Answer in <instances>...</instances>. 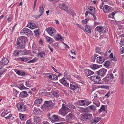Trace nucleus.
<instances>
[{
  "instance_id": "1",
  "label": "nucleus",
  "mask_w": 124,
  "mask_h": 124,
  "mask_svg": "<svg viewBox=\"0 0 124 124\" xmlns=\"http://www.w3.org/2000/svg\"><path fill=\"white\" fill-rule=\"evenodd\" d=\"M70 111V110L69 109L66 105L63 104L61 108L59 110V113L63 116H65Z\"/></svg>"
},
{
  "instance_id": "2",
  "label": "nucleus",
  "mask_w": 124,
  "mask_h": 124,
  "mask_svg": "<svg viewBox=\"0 0 124 124\" xmlns=\"http://www.w3.org/2000/svg\"><path fill=\"white\" fill-rule=\"evenodd\" d=\"M88 78L91 80L95 82L96 84H103V82H99L101 80V79L98 75L92 76L89 77Z\"/></svg>"
},
{
  "instance_id": "3",
  "label": "nucleus",
  "mask_w": 124,
  "mask_h": 124,
  "mask_svg": "<svg viewBox=\"0 0 124 124\" xmlns=\"http://www.w3.org/2000/svg\"><path fill=\"white\" fill-rule=\"evenodd\" d=\"M16 107L18 110L20 112H23L25 111L26 109V105L22 102H20L16 105Z\"/></svg>"
},
{
  "instance_id": "4",
  "label": "nucleus",
  "mask_w": 124,
  "mask_h": 124,
  "mask_svg": "<svg viewBox=\"0 0 124 124\" xmlns=\"http://www.w3.org/2000/svg\"><path fill=\"white\" fill-rule=\"evenodd\" d=\"M45 6L44 5H40L39 8V12L40 14L38 15L35 16V18H38L42 16L44 13V8Z\"/></svg>"
},
{
  "instance_id": "5",
  "label": "nucleus",
  "mask_w": 124,
  "mask_h": 124,
  "mask_svg": "<svg viewBox=\"0 0 124 124\" xmlns=\"http://www.w3.org/2000/svg\"><path fill=\"white\" fill-rule=\"evenodd\" d=\"M58 7L61 9L66 11L68 13H69L70 12V9H69L68 7H67L63 3H62V4L59 5Z\"/></svg>"
},
{
  "instance_id": "6",
  "label": "nucleus",
  "mask_w": 124,
  "mask_h": 124,
  "mask_svg": "<svg viewBox=\"0 0 124 124\" xmlns=\"http://www.w3.org/2000/svg\"><path fill=\"white\" fill-rule=\"evenodd\" d=\"M107 71L106 69L102 68L97 71L96 73L99 76L102 77L106 75Z\"/></svg>"
},
{
  "instance_id": "7",
  "label": "nucleus",
  "mask_w": 124,
  "mask_h": 124,
  "mask_svg": "<svg viewBox=\"0 0 124 124\" xmlns=\"http://www.w3.org/2000/svg\"><path fill=\"white\" fill-rule=\"evenodd\" d=\"M46 30L48 33L51 36L54 35L55 32V30L53 28H48Z\"/></svg>"
},
{
  "instance_id": "8",
  "label": "nucleus",
  "mask_w": 124,
  "mask_h": 124,
  "mask_svg": "<svg viewBox=\"0 0 124 124\" xmlns=\"http://www.w3.org/2000/svg\"><path fill=\"white\" fill-rule=\"evenodd\" d=\"M111 7L106 5L104 6L102 9L104 13H109L111 12Z\"/></svg>"
},
{
  "instance_id": "9",
  "label": "nucleus",
  "mask_w": 124,
  "mask_h": 124,
  "mask_svg": "<svg viewBox=\"0 0 124 124\" xmlns=\"http://www.w3.org/2000/svg\"><path fill=\"white\" fill-rule=\"evenodd\" d=\"M84 73L85 75L87 77L90 76L93 74L94 72L92 71L86 69L84 70Z\"/></svg>"
},
{
  "instance_id": "10",
  "label": "nucleus",
  "mask_w": 124,
  "mask_h": 124,
  "mask_svg": "<svg viewBox=\"0 0 124 124\" xmlns=\"http://www.w3.org/2000/svg\"><path fill=\"white\" fill-rule=\"evenodd\" d=\"M21 32L22 33L26 35L29 34H30L32 33V31L26 28H24L23 30L21 31Z\"/></svg>"
},
{
  "instance_id": "11",
  "label": "nucleus",
  "mask_w": 124,
  "mask_h": 124,
  "mask_svg": "<svg viewBox=\"0 0 124 124\" xmlns=\"http://www.w3.org/2000/svg\"><path fill=\"white\" fill-rule=\"evenodd\" d=\"M97 62L99 63H102L105 61V59L103 56H99L96 59Z\"/></svg>"
},
{
  "instance_id": "12",
  "label": "nucleus",
  "mask_w": 124,
  "mask_h": 124,
  "mask_svg": "<svg viewBox=\"0 0 124 124\" xmlns=\"http://www.w3.org/2000/svg\"><path fill=\"white\" fill-rule=\"evenodd\" d=\"M101 120L100 118L99 117H95L91 120L90 122L91 124H93L95 123H97Z\"/></svg>"
},
{
  "instance_id": "13",
  "label": "nucleus",
  "mask_w": 124,
  "mask_h": 124,
  "mask_svg": "<svg viewBox=\"0 0 124 124\" xmlns=\"http://www.w3.org/2000/svg\"><path fill=\"white\" fill-rule=\"evenodd\" d=\"M41 121L40 117L35 116L34 118L33 123L35 124H39Z\"/></svg>"
},
{
  "instance_id": "14",
  "label": "nucleus",
  "mask_w": 124,
  "mask_h": 124,
  "mask_svg": "<svg viewBox=\"0 0 124 124\" xmlns=\"http://www.w3.org/2000/svg\"><path fill=\"white\" fill-rule=\"evenodd\" d=\"M1 63L4 65H7L9 62L8 59L6 58L3 57L2 58L1 61H0Z\"/></svg>"
},
{
  "instance_id": "15",
  "label": "nucleus",
  "mask_w": 124,
  "mask_h": 124,
  "mask_svg": "<svg viewBox=\"0 0 124 124\" xmlns=\"http://www.w3.org/2000/svg\"><path fill=\"white\" fill-rule=\"evenodd\" d=\"M24 41V39L23 38H21L17 39L16 43L17 45H18L21 44H23Z\"/></svg>"
},
{
  "instance_id": "16",
  "label": "nucleus",
  "mask_w": 124,
  "mask_h": 124,
  "mask_svg": "<svg viewBox=\"0 0 124 124\" xmlns=\"http://www.w3.org/2000/svg\"><path fill=\"white\" fill-rule=\"evenodd\" d=\"M103 80L106 83H108L109 84H112L113 83V81L111 80L110 78H108L107 76L103 79Z\"/></svg>"
},
{
  "instance_id": "17",
  "label": "nucleus",
  "mask_w": 124,
  "mask_h": 124,
  "mask_svg": "<svg viewBox=\"0 0 124 124\" xmlns=\"http://www.w3.org/2000/svg\"><path fill=\"white\" fill-rule=\"evenodd\" d=\"M104 30V28L101 26L97 27L95 29L96 31H97L100 33H102L103 30Z\"/></svg>"
},
{
  "instance_id": "18",
  "label": "nucleus",
  "mask_w": 124,
  "mask_h": 124,
  "mask_svg": "<svg viewBox=\"0 0 124 124\" xmlns=\"http://www.w3.org/2000/svg\"><path fill=\"white\" fill-rule=\"evenodd\" d=\"M15 72L19 76H23L25 74L24 72L23 71L20 70H16L15 71Z\"/></svg>"
},
{
  "instance_id": "19",
  "label": "nucleus",
  "mask_w": 124,
  "mask_h": 124,
  "mask_svg": "<svg viewBox=\"0 0 124 124\" xmlns=\"http://www.w3.org/2000/svg\"><path fill=\"white\" fill-rule=\"evenodd\" d=\"M60 82L65 86L69 85V84L67 82L65 78H62L59 80Z\"/></svg>"
},
{
  "instance_id": "20",
  "label": "nucleus",
  "mask_w": 124,
  "mask_h": 124,
  "mask_svg": "<svg viewBox=\"0 0 124 124\" xmlns=\"http://www.w3.org/2000/svg\"><path fill=\"white\" fill-rule=\"evenodd\" d=\"M44 105L46 107H48L51 106L52 104V103L51 101H45Z\"/></svg>"
},
{
  "instance_id": "21",
  "label": "nucleus",
  "mask_w": 124,
  "mask_h": 124,
  "mask_svg": "<svg viewBox=\"0 0 124 124\" xmlns=\"http://www.w3.org/2000/svg\"><path fill=\"white\" fill-rule=\"evenodd\" d=\"M78 87V86L77 85H73L72 84H70V88L71 90L74 91L75 89Z\"/></svg>"
},
{
  "instance_id": "22",
  "label": "nucleus",
  "mask_w": 124,
  "mask_h": 124,
  "mask_svg": "<svg viewBox=\"0 0 124 124\" xmlns=\"http://www.w3.org/2000/svg\"><path fill=\"white\" fill-rule=\"evenodd\" d=\"M45 52L43 51L38 52V53L37 55L38 56H39L41 58H43L45 55Z\"/></svg>"
},
{
  "instance_id": "23",
  "label": "nucleus",
  "mask_w": 124,
  "mask_h": 124,
  "mask_svg": "<svg viewBox=\"0 0 124 124\" xmlns=\"http://www.w3.org/2000/svg\"><path fill=\"white\" fill-rule=\"evenodd\" d=\"M59 119V118L56 115H54L51 117L50 119L54 122H56Z\"/></svg>"
},
{
  "instance_id": "24",
  "label": "nucleus",
  "mask_w": 124,
  "mask_h": 124,
  "mask_svg": "<svg viewBox=\"0 0 124 124\" xmlns=\"http://www.w3.org/2000/svg\"><path fill=\"white\" fill-rule=\"evenodd\" d=\"M67 118L68 119L70 120L74 118L75 117V116L72 113H71L69 114L67 116Z\"/></svg>"
},
{
  "instance_id": "25",
  "label": "nucleus",
  "mask_w": 124,
  "mask_h": 124,
  "mask_svg": "<svg viewBox=\"0 0 124 124\" xmlns=\"http://www.w3.org/2000/svg\"><path fill=\"white\" fill-rule=\"evenodd\" d=\"M39 93L42 95L45 96L47 94L46 91L44 89H42L40 90Z\"/></svg>"
},
{
  "instance_id": "26",
  "label": "nucleus",
  "mask_w": 124,
  "mask_h": 124,
  "mask_svg": "<svg viewBox=\"0 0 124 124\" xmlns=\"http://www.w3.org/2000/svg\"><path fill=\"white\" fill-rule=\"evenodd\" d=\"M29 60L28 58L26 57H22L20 58L19 59L20 61L24 62H27Z\"/></svg>"
},
{
  "instance_id": "27",
  "label": "nucleus",
  "mask_w": 124,
  "mask_h": 124,
  "mask_svg": "<svg viewBox=\"0 0 124 124\" xmlns=\"http://www.w3.org/2000/svg\"><path fill=\"white\" fill-rule=\"evenodd\" d=\"M90 67L92 69L95 70L96 69L99 68V66L98 65L96 64H93L90 66Z\"/></svg>"
},
{
  "instance_id": "28",
  "label": "nucleus",
  "mask_w": 124,
  "mask_h": 124,
  "mask_svg": "<svg viewBox=\"0 0 124 124\" xmlns=\"http://www.w3.org/2000/svg\"><path fill=\"white\" fill-rule=\"evenodd\" d=\"M86 120H90L91 118L93 117L92 115L91 114H88L85 115Z\"/></svg>"
},
{
  "instance_id": "29",
  "label": "nucleus",
  "mask_w": 124,
  "mask_h": 124,
  "mask_svg": "<svg viewBox=\"0 0 124 124\" xmlns=\"http://www.w3.org/2000/svg\"><path fill=\"white\" fill-rule=\"evenodd\" d=\"M20 95L22 97H25L27 96V92L26 91H23L21 92Z\"/></svg>"
},
{
  "instance_id": "30",
  "label": "nucleus",
  "mask_w": 124,
  "mask_h": 124,
  "mask_svg": "<svg viewBox=\"0 0 124 124\" xmlns=\"http://www.w3.org/2000/svg\"><path fill=\"white\" fill-rule=\"evenodd\" d=\"M85 29V31L89 33H91V28L90 26L89 25L86 26Z\"/></svg>"
},
{
  "instance_id": "31",
  "label": "nucleus",
  "mask_w": 124,
  "mask_h": 124,
  "mask_svg": "<svg viewBox=\"0 0 124 124\" xmlns=\"http://www.w3.org/2000/svg\"><path fill=\"white\" fill-rule=\"evenodd\" d=\"M116 12L114 11L109 14L108 16V17L109 18H113L114 17V16Z\"/></svg>"
},
{
  "instance_id": "32",
  "label": "nucleus",
  "mask_w": 124,
  "mask_h": 124,
  "mask_svg": "<svg viewBox=\"0 0 124 124\" xmlns=\"http://www.w3.org/2000/svg\"><path fill=\"white\" fill-rule=\"evenodd\" d=\"M42 100L41 98L37 99L34 101V103L37 104H40Z\"/></svg>"
},
{
  "instance_id": "33",
  "label": "nucleus",
  "mask_w": 124,
  "mask_h": 124,
  "mask_svg": "<svg viewBox=\"0 0 124 124\" xmlns=\"http://www.w3.org/2000/svg\"><path fill=\"white\" fill-rule=\"evenodd\" d=\"M56 38L58 40L62 41L63 39V37L61 35L59 34H58L56 35Z\"/></svg>"
},
{
  "instance_id": "34",
  "label": "nucleus",
  "mask_w": 124,
  "mask_h": 124,
  "mask_svg": "<svg viewBox=\"0 0 124 124\" xmlns=\"http://www.w3.org/2000/svg\"><path fill=\"white\" fill-rule=\"evenodd\" d=\"M96 52L99 54H101V50L99 47H97L95 49Z\"/></svg>"
},
{
  "instance_id": "35",
  "label": "nucleus",
  "mask_w": 124,
  "mask_h": 124,
  "mask_svg": "<svg viewBox=\"0 0 124 124\" xmlns=\"http://www.w3.org/2000/svg\"><path fill=\"white\" fill-rule=\"evenodd\" d=\"M47 41L50 43L53 41V39L51 38L50 37H47L46 38Z\"/></svg>"
},
{
  "instance_id": "36",
  "label": "nucleus",
  "mask_w": 124,
  "mask_h": 124,
  "mask_svg": "<svg viewBox=\"0 0 124 124\" xmlns=\"http://www.w3.org/2000/svg\"><path fill=\"white\" fill-rule=\"evenodd\" d=\"M20 118L22 120H23L25 118V116L24 115L22 114H19Z\"/></svg>"
},
{
  "instance_id": "37",
  "label": "nucleus",
  "mask_w": 124,
  "mask_h": 124,
  "mask_svg": "<svg viewBox=\"0 0 124 124\" xmlns=\"http://www.w3.org/2000/svg\"><path fill=\"white\" fill-rule=\"evenodd\" d=\"M28 27L30 28L31 29H33L35 28H37V26L35 24L32 25H31V26H30Z\"/></svg>"
},
{
  "instance_id": "38",
  "label": "nucleus",
  "mask_w": 124,
  "mask_h": 124,
  "mask_svg": "<svg viewBox=\"0 0 124 124\" xmlns=\"http://www.w3.org/2000/svg\"><path fill=\"white\" fill-rule=\"evenodd\" d=\"M93 103L97 107H99L100 106V103L98 101H95V100H94Z\"/></svg>"
},
{
  "instance_id": "39",
  "label": "nucleus",
  "mask_w": 124,
  "mask_h": 124,
  "mask_svg": "<svg viewBox=\"0 0 124 124\" xmlns=\"http://www.w3.org/2000/svg\"><path fill=\"white\" fill-rule=\"evenodd\" d=\"M35 113H36V114H40L41 112V110L39 109H34V111Z\"/></svg>"
},
{
  "instance_id": "40",
  "label": "nucleus",
  "mask_w": 124,
  "mask_h": 124,
  "mask_svg": "<svg viewBox=\"0 0 124 124\" xmlns=\"http://www.w3.org/2000/svg\"><path fill=\"white\" fill-rule=\"evenodd\" d=\"M88 107L90 109L93 110H95L96 109V107L93 105L89 106Z\"/></svg>"
},
{
  "instance_id": "41",
  "label": "nucleus",
  "mask_w": 124,
  "mask_h": 124,
  "mask_svg": "<svg viewBox=\"0 0 124 124\" xmlns=\"http://www.w3.org/2000/svg\"><path fill=\"white\" fill-rule=\"evenodd\" d=\"M120 77L121 78L120 83L122 85H123L124 84L123 76L122 73L121 74Z\"/></svg>"
},
{
  "instance_id": "42",
  "label": "nucleus",
  "mask_w": 124,
  "mask_h": 124,
  "mask_svg": "<svg viewBox=\"0 0 124 124\" xmlns=\"http://www.w3.org/2000/svg\"><path fill=\"white\" fill-rule=\"evenodd\" d=\"M110 64V62L108 61L105 62V63L104 64V66L106 67H108L109 66Z\"/></svg>"
},
{
  "instance_id": "43",
  "label": "nucleus",
  "mask_w": 124,
  "mask_h": 124,
  "mask_svg": "<svg viewBox=\"0 0 124 124\" xmlns=\"http://www.w3.org/2000/svg\"><path fill=\"white\" fill-rule=\"evenodd\" d=\"M8 114V112H7L6 110H5L2 112L1 113V116H4L7 114Z\"/></svg>"
},
{
  "instance_id": "44",
  "label": "nucleus",
  "mask_w": 124,
  "mask_h": 124,
  "mask_svg": "<svg viewBox=\"0 0 124 124\" xmlns=\"http://www.w3.org/2000/svg\"><path fill=\"white\" fill-rule=\"evenodd\" d=\"M53 74L51 73H48L46 75V77L50 79H52Z\"/></svg>"
},
{
  "instance_id": "45",
  "label": "nucleus",
  "mask_w": 124,
  "mask_h": 124,
  "mask_svg": "<svg viewBox=\"0 0 124 124\" xmlns=\"http://www.w3.org/2000/svg\"><path fill=\"white\" fill-rule=\"evenodd\" d=\"M105 108L104 106L102 105V106L100 108V112H101L103 111H105Z\"/></svg>"
},
{
  "instance_id": "46",
  "label": "nucleus",
  "mask_w": 124,
  "mask_h": 124,
  "mask_svg": "<svg viewBox=\"0 0 124 124\" xmlns=\"http://www.w3.org/2000/svg\"><path fill=\"white\" fill-rule=\"evenodd\" d=\"M80 120L82 121H84L86 120L85 115H82L81 116Z\"/></svg>"
},
{
  "instance_id": "47",
  "label": "nucleus",
  "mask_w": 124,
  "mask_h": 124,
  "mask_svg": "<svg viewBox=\"0 0 124 124\" xmlns=\"http://www.w3.org/2000/svg\"><path fill=\"white\" fill-rule=\"evenodd\" d=\"M106 76L111 80L112 79H113L114 78L113 74L112 73L108 74Z\"/></svg>"
},
{
  "instance_id": "48",
  "label": "nucleus",
  "mask_w": 124,
  "mask_h": 124,
  "mask_svg": "<svg viewBox=\"0 0 124 124\" xmlns=\"http://www.w3.org/2000/svg\"><path fill=\"white\" fill-rule=\"evenodd\" d=\"M120 46V47H121L124 45V40L123 39H122L120 41L119 43Z\"/></svg>"
},
{
  "instance_id": "49",
  "label": "nucleus",
  "mask_w": 124,
  "mask_h": 124,
  "mask_svg": "<svg viewBox=\"0 0 124 124\" xmlns=\"http://www.w3.org/2000/svg\"><path fill=\"white\" fill-rule=\"evenodd\" d=\"M39 29H37L35 30L34 31V33L35 35L36 36H38L39 34Z\"/></svg>"
},
{
  "instance_id": "50",
  "label": "nucleus",
  "mask_w": 124,
  "mask_h": 124,
  "mask_svg": "<svg viewBox=\"0 0 124 124\" xmlns=\"http://www.w3.org/2000/svg\"><path fill=\"white\" fill-rule=\"evenodd\" d=\"M79 104L81 106L85 105V102H84V101L83 100L80 101L79 102Z\"/></svg>"
},
{
  "instance_id": "51",
  "label": "nucleus",
  "mask_w": 124,
  "mask_h": 124,
  "mask_svg": "<svg viewBox=\"0 0 124 124\" xmlns=\"http://www.w3.org/2000/svg\"><path fill=\"white\" fill-rule=\"evenodd\" d=\"M64 77L67 79H69L70 77V76L66 73H64Z\"/></svg>"
},
{
  "instance_id": "52",
  "label": "nucleus",
  "mask_w": 124,
  "mask_h": 124,
  "mask_svg": "<svg viewBox=\"0 0 124 124\" xmlns=\"http://www.w3.org/2000/svg\"><path fill=\"white\" fill-rule=\"evenodd\" d=\"M26 86L28 87H30L31 86V84L30 82L27 81L25 82Z\"/></svg>"
},
{
  "instance_id": "53",
  "label": "nucleus",
  "mask_w": 124,
  "mask_h": 124,
  "mask_svg": "<svg viewBox=\"0 0 124 124\" xmlns=\"http://www.w3.org/2000/svg\"><path fill=\"white\" fill-rule=\"evenodd\" d=\"M19 53L17 51V50L14 51L13 54L15 56H16L19 54Z\"/></svg>"
},
{
  "instance_id": "54",
  "label": "nucleus",
  "mask_w": 124,
  "mask_h": 124,
  "mask_svg": "<svg viewBox=\"0 0 124 124\" xmlns=\"http://www.w3.org/2000/svg\"><path fill=\"white\" fill-rule=\"evenodd\" d=\"M5 71V70L3 68H0V75H1Z\"/></svg>"
},
{
  "instance_id": "55",
  "label": "nucleus",
  "mask_w": 124,
  "mask_h": 124,
  "mask_svg": "<svg viewBox=\"0 0 124 124\" xmlns=\"http://www.w3.org/2000/svg\"><path fill=\"white\" fill-rule=\"evenodd\" d=\"M81 110L82 112L85 113L87 112V108H81Z\"/></svg>"
},
{
  "instance_id": "56",
  "label": "nucleus",
  "mask_w": 124,
  "mask_h": 124,
  "mask_svg": "<svg viewBox=\"0 0 124 124\" xmlns=\"http://www.w3.org/2000/svg\"><path fill=\"white\" fill-rule=\"evenodd\" d=\"M22 54L23 55H27L28 54L27 51L26 50H24L22 52Z\"/></svg>"
},
{
  "instance_id": "57",
  "label": "nucleus",
  "mask_w": 124,
  "mask_h": 124,
  "mask_svg": "<svg viewBox=\"0 0 124 124\" xmlns=\"http://www.w3.org/2000/svg\"><path fill=\"white\" fill-rule=\"evenodd\" d=\"M89 20V19L88 18H87L85 19L82 20V22L84 23H86Z\"/></svg>"
},
{
  "instance_id": "58",
  "label": "nucleus",
  "mask_w": 124,
  "mask_h": 124,
  "mask_svg": "<svg viewBox=\"0 0 124 124\" xmlns=\"http://www.w3.org/2000/svg\"><path fill=\"white\" fill-rule=\"evenodd\" d=\"M57 78V76L55 74H53V75L52 77V79L54 80H55Z\"/></svg>"
},
{
  "instance_id": "59",
  "label": "nucleus",
  "mask_w": 124,
  "mask_h": 124,
  "mask_svg": "<svg viewBox=\"0 0 124 124\" xmlns=\"http://www.w3.org/2000/svg\"><path fill=\"white\" fill-rule=\"evenodd\" d=\"M35 23H32L31 22H28V24L27 25L26 27H28L30 26H31V25H32L34 24H35Z\"/></svg>"
},
{
  "instance_id": "60",
  "label": "nucleus",
  "mask_w": 124,
  "mask_h": 124,
  "mask_svg": "<svg viewBox=\"0 0 124 124\" xmlns=\"http://www.w3.org/2000/svg\"><path fill=\"white\" fill-rule=\"evenodd\" d=\"M23 47V45H19L18 46L16 47L17 49H22Z\"/></svg>"
},
{
  "instance_id": "61",
  "label": "nucleus",
  "mask_w": 124,
  "mask_h": 124,
  "mask_svg": "<svg viewBox=\"0 0 124 124\" xmlns=\"http://www.w3.org/2000/svg\"><path fill=\"white\" fill-rule=\"evenodd\" d=\"M36 60L35 59H33L32 60H30L27 62V63H33L36 61Z\"/></svg>"
},
{
  "instance_id": "62",
  "label": "nucleus",
  "mask_w": 124,
  "mask_h": 124,
  "mask_svg": "<svg viewBox=\"0 0 124 124\" xmlns=\"http://www.w3.org/2000/svg\"><path fill=\"white\" fill-rule=\"evenodd\" d=\"M13 92H14L16 94H18L19 93V91H17L15 89H13Z\"/></svg>"
},
{
  "instance_id": "63",
  "label": "nucleus",
  "mask_w": 124,
  "mask_h": 124,
  "mask_svg": "<svg viewBox=\"0 0 124 124\" xmlns=\"http://www.w3.org/2000/svg\"><path fill=\"white\" fill-rule=\"evenodd\" d=\"M20 88L21 89H28V88H26L23 85H20Z\"/></svg>"
},
{
  "instance_id": "64",
  "label": "nucleus",
  "mask_w": 124,
  "mask_h": 124,
  "mask_svg": "<svg viewBox=\"0 0 124 124\" xmlns=\"http://www.w3.org/2000/svg\"><path fill=\"white\" fill-rule=\"evenodd\" d=\"M120 51L121 53H124V46L120 48Z\"/></svg>"
}]
</instances>
